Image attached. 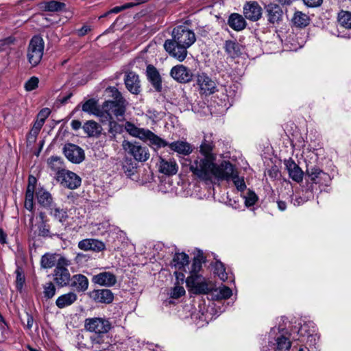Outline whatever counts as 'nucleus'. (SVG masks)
Listing matches in <instances>:
<instances>
[{
    "label": "nucleus",
    "instance_id": "obj_61",
    "mask_svg": "<svg viewBox=\"0 0 351 351\" xmlns=\"http://www.w3.org/2000/svg\"><path fill=\"white\" fill-rule=\"evenodd\" d=\"M36 183V179L33 176H30L28 179V185L27 187V190L30 189L32 191L34 192L35 190V184Z\"/></svg>",
    "mask_w": 351,
    "mask_h": 351
},
{
    "label": "nucleus",
    "instance_id": "obj_52",
    "mask_svg": "<svg viewBox=\"0 0 351 351\" xmlns=\"http://www.w3.org/2000/svg\"><path fill=\"white\" fill-rule=\"evenodd\" d=\"M38 235L43 237H51L50 234V227L46 221H40L38 226Z\"/></svg>",
    "mask_w": 351,
    "mask_h": 351
},
{
    "label": "nucleus",
    "instance_id": "obj_62",
    "mask_svg": "<svg viewBox=\"0 0 351 351\" xmlns=\"http://www.w3.org/2000/svg\"><path fill=\"white\" fill-rule=\"evenodd\" d=\"M91 30L90 26L84 25L82 28L77 29L76 33L79 36H84Z\"/></svg>",
    "mask_w": 351,
    "mask_h": 351
},
{
    "label": "nucleus",
    "instance_id": "obj_29",
    "mask_svg": "<svg viewBox=\"0 0 351 351\" xmlns=\"http://www.w3.org/2000/svg\"><path fill=\"white\" fill-rule=\"evenodd\" d=\"M225 51L232 58H235L241 56L242 53V46L235 40H226L223 47Z\"/></svg>",
    "mask_w": 351,
    "mask_h": 351
},
{
    "label": "nucleus",
    "instance_id": "obj_57",
    "mask_svg": "<svg viewBox=\"0 0 351 351\" xmlns=\"http://www.w3.org/2000/svg\"><path fill=\"white\" fill-rule=\"evenodd\" d=\"M51 110L49 108H43L39 112L38 114V119L45 121V119L49 116Z\"/></svg>",
    "mask_w": 351,
    "mask_h": 351
},
{
    "label": "nucleus",
    "instance_id": "obj_55",
    "mask_svg": "<svg viewBox=\"0 0 351 351\" xmlns=\"http://www.w3.org/2000/svg\"><path fill=\"white\" fill-rule=\"evenodd\" d=\"M38 78L36 77H30L25 84V89L27 91H32L36 89L38 85Z\"/></svg>",
    "mask_w": 351,
    "mask_h": 351
},
{
    "label": "nucleus",
    "instance_id": "obj_44",
    "mask_svg": "<svg viewBox=\"0 0 351 351\" xmlns=\"http://www.w3.org/2000/svg\"><path fill=\"white\" fill-rule=\"evenodd\" d=\"M230 180L232 181L234 185L239 191L243 192L246 189L247 186L245 184L244 178L239 176L238 171L234 173Z\"/></svg>",
    "mask_w": 351,
    "mask_h": 351
},
{
    "label": "nucleus",
    "instance_id": "obj_22",
    "mask_svg": "<svg viewBox=\"0 0 351 351\" xmlns=\"http://www.w3.org/2000/svg\"><path fill=\"white\" fill-rule=\"evenodd\" d=\"M166 143L165 147L168 146L171 150L179 154L188 156L193 152L192 145L186 141H177L171 143L166 141Z\"/></svg>",
    "mask_w": 351,
    "mask_h": 351
},
{
    "label": "nucleus",
    "instance_id": "obj_41",
    "mask_svg": "<svg viewBox=\"0 0 351 351\" xmlns=\"http://www.w3.org/2000/svg\"><path fill=\"white\" fill-rule=\"evenodd\" d=\"M56 263V254L46 253L42 256L40 259L41 267L44 269L52 268Z\"/></svg>",
    "mask_w": 351,
    "mask_h": 351
},
{
    "label": "nucleus",
    "instance_id": "obj_64",
    "mask_svg": "<svg viewBox=\"0 0 351 351\" xmlns=\"http://www.w3.org/2000/svg\"><path fill=\"white\" fill-rule=\"evenodd\" d=\"M26 316H27V324H26V328L29 330H30L32 326H33V324H34V317L33 316L29 314V313H26Z\"/></svg>",
    "mask_w": 351,
    "mask_h": 351
},
{
    "label": "nucleus",
    "instance_id": "obj_28",
    "mask_svg": "<svg viewBox=\"0 0 351 351\" xmlns=\"http://www.w3.org/2000/svg\"><path fill=\"white\" fill-rule=\"evenodd\" d=\"M189 256L184 253H176L172 262L171 263V266L173 267L176 269L184 271L186 272V267H189Z\"/></svg>",
    "mask_w": 351,
    "mask_h": 351
},
{
    "label": "nucleus",
    "instance_id": "obj_36",
    "mask_svg": "<svg viewBox=\"0 0 351 351\" xmlns=\"http://www.w3.org/2000/svg\"><path fill=\"white\" fill-rule=\"evenodd\" d=\"M82 128L88 136H97L100 134L101 127L95 121H86Z\"/></svg>",
    "mask_w": 351,
    "mask_h": 351
},
{
    "label": "nucleus",
    "instance_id": "obj_38",
    "mask_svg": "<svg viewBox=\"0 0 351 351\" xmlns=\"http://www.w3.org/2000/svg\"><path fill=\"white\" fill-rule=\"evenodd\" d=\"M315 328L314 324L312 322L303 324L298 330V335L302 337L314 338Z\"/></svg>",
    "mask_w": 351,
    "mask_h": 351
},
{
    "label": "nucleus",
    "instance_id": "obj_46",
    "mask_svg": "<svg viewBox=\"0 0 351 351\" xmlns=\"http://www.w3.org/2000/svg\"><path fill=\"white\" fill-rule=\"evenodd\" d=\"M215 291L217 292L216 297L218 299H228L232 295V289L225 285L219 287Z\"/></svg>",
    "mask_w": 351,
    "mask_h": 351
},
{
    "label": "nucleus",
    "instance_id": "obj_5",
    "mask_svg": "<svg viewBox=\"0 0 351 351\" xmlns=\"http://www.w3.org/2000/svg\"><path fill=\"white\" fill-rule=\"evenodd\" d=\"M84 329L97 335V337L91 338L93 343H100L101 341L99 338L110 331L111 324L105 317H89L84 321Z\"/></svg>",
    "mask_w": 351,
    "mask_h": 351
},
{
    "label": "nucleus",
    "instance_id": "obj_59",
    "mask_svg": "<svg viewBox=\"0 0 351 351\" xmlns=\"http://www.w3.org/2000/svg\"><path fill=\"white\" fill-rule=\"evenodd\" d=\"M44 123L45 121L40 119H37V121L34 124V126L32 129V132L36 135L38 134L40 129L42 128Z\"/></svg>",
    "mask_w": 351,
    "mask_h": 351
},
{
    "label": "nucleus",
    "instance_id": "obj_54",
    "mask_svg": "<svg viewBox=\"0 0 351 351\" xmlns=\"http://www.w3.org/2000/svg\"><path fill=\"white\" fill-rule=\"evenodd\" d=\"M14 41L15 38L12 36L0 40V52L10 49V46L14 44Z\"/></svg>",
    "mask_w": 351,
    "mask_h": 351
},
{
    "label": "nucleus",
    "instance_id": "obj_47",
    "mask_svg": "<svg viewBox=\"0 0 351 351\" xmlns=\"http://www.w3.org/2000/svg\"><path fill=\"white\" fill-rule=\"evenodd\" d=\"M43 289L44 296L47 299L52 298L56 294V289L55 285L51 282L45 283L43 285Z\"/></svg>",
    "mask_w": 351,
    "mask_h": 351
},
{
    "label": "nucleus",
    "instance_id": "obj_2",
    "mask_svg": "<svg viewBox=\"0 0 351 351\" xmlns=\"http://www.w3.org/2000/svg\"><path fill=\"white\" fill-rule=\"evenodd\" d=\"M171 36V39L165 40L164 48L171 57L182 62L187 56V49L196 40L195 34L187 27L179 25L173 28Z\"/></svg>",
    "mask_w": 351,
    "mask_h": 351
},
{
    "label": "nucleus",
    "instance_id": "obj_24",
    "mask_svg": "<svg viewBox=\"0 0 351 351\" xmlns=\"http://www.w3.org/2000/svg\"><path fill=\"white\" fill-rule=\"evenodd\" d=\"M147 77L148 80L157 91H160L162 88L161 77L157 69L151 64L147 66Z\"/></svg>",
    "mask_w": 351,
    "mask_h": 351
},
{
    "label": "nucleus",
    "instance_id": "obj_32",
    "mask_svg": "<svg viewBox=\"0 0 351 351\" xmlns=\"http://www.w3.org/2000/svg\"><path fill=\"white\" fill-rule=\"evenodd\" d=\"M77 299V295L74 292H69L61 295L56 301V304L59 308H64L73 304Z\"/></svg>",
    "mask_w": 351,
    "mask_h": 351
},
{
    "label": "nucleus",
    "instance_id": "obj_43",
    "mask_svg": "<svg viewBox=\"0 0 351 351\" xmlns=\"http://www.w3.org/2000/svg\"><path fill=\"white\" fill-rule=\"evenodd\" d=\"M49 210H50V215L61 223L64 222L68 217L66 211L62 208L56 207L55 204Z\"/></svg>",
    "mask_w": 351,
    "mask_h": 351
},
{
    "label": "nucleus",
    "instance_id": "obj_39",
    "mask_svg": "<svg viewBox=\"0 0 351 351\" xmlns=\"http://www.w3.org/2000/svg\"><path fill=\"white\" fill-rule=\"evenodd\" d=\"M48 165L49 168L56 172V176H58L60 171H65L63 167V162L60 157L52 156L48 160Z\"/></svg>",
    "mask_w": 351,
    "mask_h": 351
},
{
    "label": "nucleus",
    "instance_id": "obj_48",
    "mask_svg": "<svg viewBox=\"0 0 351 351\" xmlns=\"http://www.w3.org/2000/svg\"><path fill=\"white\" fill-rule=\"evenodd\" d=\"M106 95L114 99L113 101L121 100V99H124L121 93L118 90V89L114 86H109L105 90Z\"/></svg>",
    "mask_w": 351,
    "mask_h": 351
},
{
    "label": "nucleus",
    "instance_id": "obj_26",
    "mask_svg": "<svg viewBox=\"0 0 351 351\" xmlns=\"http://www.w3.org/2000/svg\"><path fill=\"white\" fill-rule=\"evenodd\" d=\"M178 166L174 159L165 160L160 158L159 171L165 175H174L177 173Z\"/></svg>",
    "mask_w": 351,
    "mask_h": 351
},
{
    "label": "nucleus",
    "instance_id": "obj_35",
    "mask_svg": "<svg viewBox=\"0 0 351 351\" xmlns=\"http://www.w3.org/2000/svg\"><path fill=\"white\" fill-rule=\"evenodd\" d=\"M214 274L217 275L222 281L230 280L234 281L233 274L226 271L224 265L219 261H216L213 265Z\"/></svg>",
    "mask_w": 351,
    "mask_h": 351
},
{
    "label": "nucleus",
    "instance_id": "obj_21",
    "mask_svg": "<svg viewBox=\"0 0 351 351\" xmlns=\"http://www.w3.org/2000/svg\"><path fill=\"white\" fill-rule=\"evenodd\" d=\"M265 9L269 23H275L281 21L283 15V11L279 5L271 3L265 7Z\"/></svg>",
    "mask_w": 351,
    "mask_h": 351
},
{
    "label": "nucleus",
    "instance_id": "obj_53",
    "mask_svg": "<svg viewBox=\"0 0 351 351\" xmlns=\"http://www.w3.org/2000/svg\"><path fill=\"white\" fill-rule=\"evenodd\" d=\"M245 204L247 207L254 206L258 200V197L254 191H249L247 195L243 196Z\"/></svg>",
    "mask_w": 351,
    "mask_h": 351
},
{
    "label": "nucleus",
    "instance_id": "obj_12",
    "mask_svg": "<svg viewBox=\"0 0 351 351\" xmlns=\"http://www.w3.org/2000/svg\"><path fill=\"white\" fill-rule=\"evenodd\" d=\"M171 77L181 84L189 83L193 80V73L184 64H178L173 66L170 71Z\"/></svg>",
    "mask_w": 351,
    "mask_h": 351
},
{
    "label": "nucleus",
    "instance_id": "obj_14",
    "mask_svg": "<svg viewBox=\"0 0 351 351\" xmlns=\"http://www.w3.org/2000/svg\"><path fill=\"white\" fill-rule=\"evenodd\" d=\"M57 180L60 184L70 189H75L78 188L81 184V178L76 173L65 170L60 171L57 176Z\"/></svg>",
    "mask_w": 351,
    "mask_h": 351
},
{
    "label": "nucleus",
    "instance_id": "obj_42",
    "mask_svg": "<svg viewBox=\"0 0 351 351\" xmlns=\"http://www.w3.org/2000/svg\"><path fill=\"white\" fill-rule=\"evenodd\" d=\"M293 24L300 27H306L309 23L308 16L302 12H295L292 19Z\"/></svg>",
    "mask_w": 351,
    "mask_h": 351
},
{
    "label": "nucleus",
    "instance_id": "obj_17",
    "mask_svg": "<svg viewBox=\"0 0 351 351\" xmlns=\"http://www.w3.org/2000/svg\"><path fill=\"white\" fill-rule=\"evenodd\" d=\"M90 298L97 303L110 304L114 295L110 289H94L88 293Z\"/></svg>",
    "mask_w": 351,
    "mask_h": 351
},
{
    "label": "nucleus",
    "instance_id": "obj_1",
    "mask_svg": "<svg viewBox=\"0 0 351 351\" xmlns=\"http://www.w3.org/2000/svg\"><path fill=\"white\" fill-rule=\"evenodd\" d=\"M215 145L211 134H206L199 146V154L192 156L189 169L193 174L203 180H208L212 176L216 156L213 153Z\"/></svg>",
    "mask_w": 351,
    "mask_h": 351
},
{
    "label": "nucleus",
    "instance_id": "obj_49",
    "mask_svg": "<svg viewBox=\"0 0 351 351\" xmlns=\"http://www.w3.org/2000/svg\"><path fill=\"white\" fill-rule=\"evenodd\" d=\"M123 169L128 177L133 176L136 171V167L130 160H125L123 164Z\"/></svg>",
    "mask_w": 351,
    "mask_h": 351
},
{
    "label": "nucleus",
    "instance_id": "obj_34",
    "mask_svg": "<svg viewBox=\"0 0 351 351\" xmlns=\"http://www.w3.org/2000/svg\"><path fill=\"white\" fill-rule=\"evenodd\" d=\"M228 23L231 28L236 31H241L246 26V22L244 18L237 13L232 14L229 16Z\"/></svg>",
    "mask_w": 351,
    "mask_h": 351
},
{
    "label": "nucleus",
    "instance_id": "obj_16",
    "mask_svg": "<svg viewBox=\"0 0 351 351\" xmlns=\"http://www.w3.org/2000/svg\"><path fill=\"white\" fill-rule=\"evenodd\" d=\"M243 14L246 19L256 21L262 16V8L256 1H248L243 6Z\"/></svg>",
    "mask_w": 351,
    "mask_h": 351
},
{
    "label": "nucleus",
    "instance_id": "obj_10",
    "mask_svg": "<svg viewBox=\"0 0 351 351\" xmlns=\"http://www.w3.org/2000/svg\"><path fill=\"white\" fill-rule=\"evenodd\" d=\"M306 175L313 184L328 186L331 181L330 175L315 165H307Z\"/></svg>",
    "mask_w": 351,
    "mask_h": 351
},
{
    "label": "nucleus",
    "instance_id": "obj_3",
    "mask_svg": "<svg viewBox=\"0 0 351 351\" xmlns=\"http://www.w3.org/2000/svg\"><path fill=\"white\" fill-rule=\"evenodd\" d=\"M287 318L281 317L277 319L278 326L271 328L269 333V343L276 346L275 351H290L292 343L291 333L286 328Z\"/></svg>",
    "mask_w": 351,
    "mask_h": 351
},
{
    "label": "nucleus",
    "instance_id": "obj_40",
    "mask_svg": "<svg viewBox=\"0 0 351 351\" xmlns=\"http://www.w3.org/2000/svg\"><path fill=\"white\" fill-rule=\"evenodd\" d=\"M338 23L340 27L351 29V12L348 11H341L338 14Z\"/></svg>",
    "mask_w": 351,
    "mask_h": 351
},
{
    "label": "nucleus",
    "instance_id": "obj_31",
    "mask_svg": "<svg viewBox=\"0 0 351 351\" xmlns=\"http://www.w3.org/2000/svg\"><path fill=\"white\" fill-rule=\"evenodd\" d=\"M36 197L40 205L49 209L55 204L53 202V198L51 193L43 189L36 191Z\"/></svg>",
    "mask_w": 351,
    "mask_h": 351
},
{
    "label": "nucleus",
    "instance_id": "obj_18",
    "mask_svg": "<svg viewBox=\"0 0 351 351\" xmlns=\"http://www.w3.org/2000/svg\"><path fill=\"white\" fill-rule=\"evenodd\" d=\"M77 247L84 251L102 252L106 249V245L100 240L95 239H85L78 243Z\"/></svg>",
    "mask_w": 351,
    "mask_h": 351
},
{
    "label": "nucleus",
    "instance_id": "obj_27",
    "mask_svg": "<svg viewBox=\"0 0 351 351\" xmlns=\"http://www.w3.org/2000/svg\"><path fill=\"white\" fill-rule=\"evenodd\" d=\"M53 276L55 282L61 287L69 285L71 278L68 269L56 268Z\"/></svg>",
    "mask_w": 351,
    "mask_h": 351
},
{
    "label": "nucleus",
    "instance_id": "obj_30",
    "mask_svg": "<svg viewBox=\"0 0 351 351\" xmlns=\"http://www.w3.org/2000/svg\"><path fill=\"white\" fill-rule=\"evenodd\" d=\"M82 109L84 112L95 115L101 119L103 118V114H104L102 111V108H99L97 101L93 99H90L85 101L82 106Z\"/></svg>",
    "mask_w": 351,
    "mask_h": 351
},
{
    "label": "nucleus",
    "instance_id": "obj_51",
    "mask_svg": "<svg viewBox=\"0 0 351 351\" xmlns=\"http://www.w3.org/2000/svg\"><path fill=\"white\" fill-rule=\"evenodd\" d=\"M34 192L30 189L26 190L25 199V208L28 210H32L34 208Z\"/></svg>",
    "mask_w": 351,
    "mask_h": 351
},
{
    "label": "nucleus",
    "instance_id": "obj_37",
    "mask_svg": "<svg viewBox=\"0 0 351 351\" xmlns=\"http://www.w3.org/2000/svg\"><path fill=\"white\" fill-rule=\"evenodd\" d=\"M204 262V257L202 253H199L194 258L192 265L189 269L190 276L200 275L199 272L202 267V263Z\"/></svg>",
    "mask_w": 351,
    "mask_h": 351
},
{
    "label": "nucleus",
    "instance_id": "obj_11",
    "mask_svg": "<svg viewBox=\"0 0 351 351\" xmlns=\"http://www.w3.org/2000/svg\"><path fill=\"white\" fill-rule=\"evenodd\" d=\"M123 149L131 154L136 160L140 162L146 161L149 154L145 147L141 146L138 143H132L128 141H123L122 143Z\"/></svg>",
    "mask_w": 351,
    "mask_h": 351
},
{
    "label": "nucleus",
    "instance_id": "obj_56",
    "mask_svg": "<svg viewBox=\"0 0 351 351\" xmlns=\"http://www.w3.org/2000/svg\"><path fill=\"white\" fill-rule=\"evenodd\" d=\"M57 265L56 268L59 269H67L66 267L71 265V261L64 256H61L57 261Z\"/></svg>",
    "mask_w": 351,
    "mask_h": 351
},
{
    "label": "nucleus",
    "instance_id": "obj_15",
    "mask_svg": "<svg viewBox=\"0 0 351 351\" xmlns=\"http://www.w3.org/2000/svg\"><path fill=\"white\" fill-rule=\"evenodd\" d=\"M197 83L204 94L211 95L217 90L215 82L204 73L197 75Z\"/></svg>",
    "mask_w": 351,
    "mask_h": 351
},
{
    "label": "nucleus",
    "instance_id": "obj_19",
    "mask_svg": "<svg viewBox=\"0 0 351 351\" xmlns=\"http://www.w3.org/2000/svg\"><path fill=\"white\" fill-rule=\"evenodd\" d=\"M284 165L288 171L289 177L293 181L298 183L302 181L304 172L293 159L289 158L288 160H285Z\"/></svg>",
    "mask_w": 351,
    "mask_h": 351
},
{
    "label": "nucleus",
    "instance_id": "obj_58",
    "mask_svg": "<svg viewBox=\"0 0 351 351\" xmlns=\"http://www.w3.org/2000/svg\"><path fill=\"white\" fill-rule=\"evenodd\" d=\"M308 197H302L300 196H295L291 198V202L294 206H300L308 200Z\"/></svg>",
    "mask_w": 351,
    "mask_h": 351
},
{
    "label": "nucleus",
    "instance_id": "obj_60",
    "mask_svg": "<svg viewBox=\"0 0 351 351\" xmlns=\"http://www.w3.org/2000/svg\"><path fill=\"white\" fill-rule=\"evenodd\" d=\"M303 1L309 8H316L322 3L323 0H303Z\"/></svg>",
    "mask_w": 351,
    "mask_h": 351
},
{
    "label": "nucleus",
    "instance_id": "obj_8",
    "mask_svg": "<svg viewBox=\"0 0 351 351\" xmlns=\"http://www.w3.org/2000/svg\"><path fill=\"white\" fill-rule=\"evenodd\" d=\"M186 284L189 289L195 294H205L211 290L209 283L201 274L188 276Z\"/></svg>",
    "mask_w": 351,
    "mask_h": 351
},
{
    "label": "nucleus",
    "instance_id": "obj_13",
    "mask_svg": "<svg viewBox=\"0 0 351 351\" xmlns=\"http://www.w3.org/2000/svg\"><path fill=\"white\" fill-rule=\"evenodd\" d=\"M63 153L68 160L74 164H80L85 159L84 149L75 144H65L63 147Z\"/></svg>",
    "mask_w": 351,
    "mask_h": 351
},
{
    "label": "nucleus",
    "instance_id": "obj_50",
    "mask_svg": "<svg viewBox=\"0 0 351 351\" xmlns=\"http://www.w3.org/2000/svg\"><path fill=\"white\" fill-rule=\"evenodd\" d=\"M185 293V289L182 286L175 284L174 287L171 289L169 295L171 298L178 299L184 295Z\"/></svg>",
    "mask_w": 351,
    "mask_h": 351
},
{
    "label": "nucleus",
    "instance_id": "obj_45",
    "mask_svg": "<svg viewBox=\"0 0 351 351\" xmlns=\"http://www.w3.org/2000/svg\"><path fill=\"white\" fill-rule=\"evenodd\" d=\"M108 121H109L108 132L111 134L110 138H114L117 134H121L123 132V126L113 119Z\"/></svg>",
    "mask_w": 351,
    "mask_h": 351
},
{
    "label": "nucleus",
    "instance_id": "obj_9",
    "mask_svg": "<svg viewBox=\"0 0 351 351\" xmlns=\"http://www.w3.org/2000/svg\"><path fill=\"white\" fill-rule=\"evenodd\" d=\"M237 171V169L230 162L224 160L219 165H217L214 162L212 176L219 180L228 182Z\"/></svg>",
    "mask_w": 351,
    "mask_h": 351
},
{
    "label": "nucleus",
    "instance_id": "obj_63",
    "mask_svg": "<svg viewBox=\"0 0 351 351\" xmlns=\"http://www.w3.org/2000/svg\"><path fill=\"white\" fill-rule=\"evenodd\" d=\"M182 271H183L180 270V271H176L174 272V274H175L176 280H177V282L176 284H177V285H179L180 282H181L182 283L185 279V275L184 274V273Z\"/></svg>",
    "mask_w": 351,
    "mask_h": 351
},
{
    "label": "nucleus",
    "instance_id": "obj_20",
    "mask_svg": "<svg viewBox=\"0 0 351 351\" xmlns=\"http://www.w3.org/2000/svg\"><path fill=\"white\" fill-rule=\"evenodd\" d=\"M93 282L100 286L112 287L117 282L114 274L109 271L101 272L93 277Z\"/></svg>",
    "mask_w": 351,
    "mask_h": 351
},
{
    "label": "nucleus",
    "instance_id": "obj_33",
    "mask_svg": "<svg viewBox=\"0 0 351 351\" xmlns=\"http://www.w3.org/2000/svg\"><path fill=\"white\" fill-rule=\"evenodd\" d=\"M39 6L40 8L43 11L53 12L63 10L66 5L65 3L60 1L51 0L41 2Z\"/></svg>",
    "mask_w": 351,
    "mask_h": 351
},
{
    "label": "nucleus",
    "instance_id": "obj_4",
    "mask_svg": "<svg viewBox=\"0 0 351 351\" xmlns=\"http://www.w3.org/2000/svg\"><path fill=\"white\" fill-rule=\"evenodd\" d=\"M125 130L132 136L138 138L157 148L165 147L166 141L161 138L148 129L139 128L131 122L127 121L125 124Z\"/></svg>",
    "mask_w": 351,
    "mask_h": 351
},
{
    "label": "nucleus",
    "instance_id": "obj_23",
    "mask_svg": "<svg viewBox=\"0 0 351 351\" xmlns=\"http://www.w3.org/2000/svg\"><path fill=\"white\" fill-rule=\"evenodd\" d=\"M88 280L82 274H75L71 278L69 286L77 292H84L88 287Z\"/></svg>",
    "mask_w": 351,
    "mask_h": 351
},
{
    "label": "nucleus",
    "instance_id": "obj_7",
    "mask_svg": "<svg viewBox=\"0 0 351 351\" xmlns=\"http://www.w3.org/2000/svg\"><path fill=\"white\" fill-rule=\"evenodd\" d=\"M43 51V39L38 36H34L29 43L27 51V60L32 66H35L40 62Z\"/></svg>",
    "mask_w": 351,
    "mask_h": 351
},
{
    "label": "nucleus",
    "instance_id": "obj_6",
    "mask_svg": "<svg viewBox=\"0 0 351 351\" xmlns=\"http://www.w3.org/2000/svg\"><path fill=\"white\" fill-rule=\"evenodd\" d=\"M126 106L127 101L125 99L104 101L102 104V111L104 114L101 121L113 119L112 116H114L118 120H121L120 117L123 118L125 114Z\"/></svg>",
    "mask_w": 351,
    "mask_h": 351
},
{
    "label": "nucleus",
    "instance_id": "obj_25",
    "mask_svg": "<svg viewBox=\"0 0 351 351\" xmlns=\"http://www.w3.org/2000/svg\"><path fill=\"white\" fill-rule=\"evenodd\" d=\"M125 84L128 90L133 93L138 94L140 92V81L138 75L134 72H129L125 77Z\"/></svg>",
    "mask_w": 351,
    "mask_h": 351
}]
</instances>
